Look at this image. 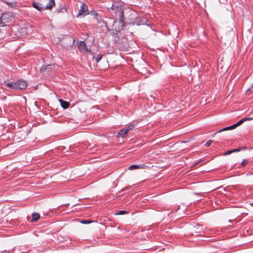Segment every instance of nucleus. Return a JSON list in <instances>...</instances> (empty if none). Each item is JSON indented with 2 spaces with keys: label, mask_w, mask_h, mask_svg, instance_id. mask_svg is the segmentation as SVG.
I'll return each mask as SVG.
<instances>
[{
  "label": "nucleus",
  "mask_w": 253,
  "mask_h": 253,
  "mask_svg": "<svg viewBox=\"0 0 253 253\" xmlns=\"http://www.w3.org/2000/svg\"><path fill=\"white\" fill-rule=\"evenodd\" d=\"M93 222V221L89 220H81L80 223H81L82 224H86L91 223Z\"/></svg>",
  "instance_id": "17"
},
{
  "label": "nucleus",
  "mask_w": 253,
  "mask_h": 253,
  "mask_svg": "<svg viewBox=\"0 0 253 253\" xmlns=\"http://www.w3.org/2000/svg\"><path fill=\"white\" fill-rule=\"evenodd\" d=\"M15 83L13 82H10V83H6L5 82H4L3 84L5 86L10 88V89H15V84H14Z\"/></svg>",
  "instance_id": "11"
},
{
  "label": "nucleus",
  "mask_w": 253,
  "mask_h": 253,
  "mask_svg": "<svg viewBox=\"0 0 253 253\" xmlns=\"http://www.w3.org/2000/svg\"><path fill=\"white\" fill-rule=\"evenodd\" d=\"M102 57V55L98 54L96 56H95V60H96V62L98 63L100 61Z\"/></svg>",
  "instance_id": "19"
},
{
  "label": "nucleus",
  "mask_w": 253,
  "mask_h": 253,
  "mask_svg": "<svg viewBox=\"0 0 253 253\" xmlns=\"http://www.w3.org/2000/svg\"><path fill=\"white\" fill-rule=\"evenodd\" d=\"M246 148H247L246 147H242L240 148H238L237 149H233L232 152H233H233H238L240 151L241 150H246Z\"/></svg>",
  "instance_id": "15"
},
{
  "label": "nucleus",
  "mask_w": 253,
  "mask_h": 253,
  "mask_svg": "<svg viewBox=\"0 0 253 253\" xmlns=\"http://www.w3.org/2000/svg\"><path fill=\"white\" fill-rule=\"evenodd\" d=\"M33 218L31 220V222H33L34 221H37L40 218V215L38 213H34L32 214Z\"/></svg>",
  "instance_id": "13"
},
{
  "label": "nucleus",
  "mask_w": 253,
  "mask_h": 253,
  "mask_svg": "<svg viewBox=\"0 0 253 253\" xmlns=\"http://www.w3.org/2000/svg\"><path fill=\"white\" fill-rule=\"evenodd\" d=\"M212 142V140H209L208 141H207V142L205 143V145L206 147H209V146H210L211 145V142Z\"/></svg>",
  "instance_id": "24"
},
{
  "label": "nucleus",
  "mask_w": 253,
  "mask_h": 253,
  "mask_svg": "<svg viewBox=\"0 0 253 253\" xmlns=\"http://www.w3.org/2000/svg\"><path fill=\"white\" fill-rule=\"evenodd\" d=\"M91 15H92V16H94V19L96 17H99V18H100V15L98 14V13L96 12V11H91V13H90Z\"/></svg>",
  "instance_id": "18"
},
{
  "label": "nucleus",
  "mask_w": 253,
  "mask_h": 253,
  "mask_svg": "<svg viewBox=\"0 0 253 253\" xmlns=\"http://www.w3.org/2000/svg\"><path fill=\"white\" fill-rule=\"evenodd\" d=\"M248 163L249 161L248 160L244 159L241 163V165L243 167H245L248 164Z\"/></svg>",
  "instance_id": "21"
},
{
  "label": "nucleus",
  "mask_w": 253,
  "mask_h": 253,
  "mask_svg": "<svg viewBox=\"0 0 253 253\" xmlns=\"http://www.w3.org/2000/svg\"><path fill=\"white\" fill-rule=\"evenodd\" d=\"M33 6L38 9L39 11H42L43 10H45L44 7L42 6V4L40 3L37 2H33L32 3Z\"/></svg>",
  "instance_id": "7"
},
{
  "label": "nucleus",
  "mask_w": 253,
  "mask_h": 253,
  "mask_svg": "<svg viewBox=\"0 0 253 253\" xmlns=\"http://www.w3.org/2000/svg\"><path fill=\"white\" fill-rule=\"evenodd\" d=\"M201 162H202L201 160H199L194 164V166H197Z\"/></svg>",
  "instance_id": "27"
},
{
  "label": "nucleus",
  "mask_w": 253,
  "mask_h": 253,
  "mask_svg": "<svg viewBox=\"0 0 253 253\" xmlns=\"http://www.w3.org/2000/svg\"><path fill=\"white\" fill-rule=\"evenodd\" d=\"M5 3L7 5H8L9 6L11 7H12V8H15L17 6V2L15 1H11V2H9V1H5Z\"/></svg>",
  "instance_id": "12"
},
{
  "label": "nucleus",
  "mask_w": 253,
  "mask_h": 253,
  "mask_svg": "<svg viewBox=\"0 0 253 253\" xmlns=\"http://www.w3.org/2000/svg\"><path fill=\"white\" fill-rule=\"evenodd\" d=\"M80 9L79 10L78 13L79 16H85L88 14V8L85 3H82L80 7Z\"/></svg>",
  "instance_id": "4"
},
{
  "label": "nucleus",
  "mask_w": 253,
  "mask_h": 253,
  "mask_svg": "<svg viewBox=\"0 0 253 253\" xmlns=\"http://www.w3.org/2000/svg\"><path fill=\"white\" fill-rule=\"evenodd\" d=\"M244 118L240 120L239 122H238L237 123L235 124V125L236 127L241 125L242 124H243L244 122Z\"/></svg>",
  "instance_id": "20"
},
{
  "label": "nucleus",
  "mask_w": 253,
  "mask_h": 253,
  "mask_svg": "<svg viewBox=\"0 0 253 253\" xmlns=\"http://www.w3.org/2000/svg\"><path fill=\"white\" fill-rule=\"evenodd\" d=\"M13 19V17L11 13H3L0 17V27L6 26L7 23L12 21Z\"/></svg>",
  "instance_id": "2"
},
{
  "label": "nucleus",
  "mask_w": 253,
  "mask_h": 253,
  "mask_svg": "<svg viewBox=\"0 0 253 253\" xmlns=\"http://www.w3.org/2000/svg\"><path fill=\"white\" fill-rule=\"evenodd\" d=\"M134 127V125L133 124H130L128 125L127 127H125L124 128L126 130H127V131L128 132L129 130L133 129Z\"/></svg>",
  "instance_id": "16"
},
{
  "label": "nucleus",
  "mask_w": 253,
  "mask_h": 253,
  "mask_svg": "<svg viewBox=\"0 0 253 253\" xmlns=\"http://www.w3.org/2000/svg\"><path fill=\"white\" fill-rule=\"evenodd\" d=\"M233 152H232V150H229V151H227V152H226L225 153H224V155H229L231 153H232Z\"/></svg>",
  "instance_id": "25"
},
{
  "label": "nucleus",
  "mask_w": 253,
  "mask_h": 253,
  "mask_svg": "<svg viewBox=\"0 0 253 253\" xmlns=\"http://www.w3.org/2000/svg\"><path fill=\"white\" fill-rule=\"evenodd\" d=\"M78 46L80 51H85L87 50V47L86 44L84 41H80L78 43Z\"/></svg>",
  "instance_id": "6"
},
{
  "label": "nucleus",
  "mask_w": 253,
  "mask_h": 253,
  "mask_svg": "<svg viewBox=\"0 0 253 253\" xmlns=\"http://www.w3.org/2000/svg\"><path fill=\"white\" fill-rule=\"evenodd\" d=\"M236 126L235 125V124L231 126H228V127H224L220 130H219L218 132H221L222 131H224V130H230V129H234L235 128H236Z\"/></svg>",
  "instance_id": "14"
},
{
  "label": "nucleus",
  "mask_w": 253,
  "mask_h": 253,
  "mask_svg": "<svg viewBox=\"0 0 253 253\" xmlns=\"http://www.w3.org/2000/svg\"><path fill=\"white\" fill-rule=\"evenodd\" d=\"M59 101L60 102L61 106L64 109H67L69 107L70 103L69 102L65 101L62 100V99H60Z\"/></svg>",
  "instance_id": "9"
},
{
  "label": "nucleus",
  "mask_w": 253,
  "mask_h": 253,
  "mask_svg": "<svg viewBox=\"0 0 253 253\" xmlns=\"http://www.w3.org/2000/svg\"><path fill=\"white\" fill-rule=\"evenodd\" d=\"M5 252H6V251H1V253H5Z\"/></svg>",
  "instance_id": "28"
},
{
  "label": "nucleus",
  "mask_w": 253,
  "mask_h": 253,
  "mask_svg": "<svg viewBox=\"0 0 253 253\" xmlns=\"http://www.w3.org/2000/svg\"><path fill=\"white\" fill-rule=\"evenodd\" d=\"M126 213V211H120L117 213H116V215H121L123 214Z\"/></svg>",
  "instance_id": "23"
},
{
  "label": "nucleus",
  "mask_w": 253,
  "mask_h": 253,
  "mask_svg": "<svg viewBox=\"0 0 253 253\" xmlns=\"http://www.w3.org/2000/svg\"><path fill=\"white\" fill-rule=\"evenodd\" d=\"M15 90H22L26 88L27 84L26 81L22 80H19L14 82Z\"/></svg>",
  "instance_id": "3"
},
{
  "label": "nucleus",
  "mask_w": 253,
  "mask_h": 253,
  "mask_svg": "<svg viewBox=\"0 0 253 253\" xmlns=\"http://www.w3.org/2000/svg\"><path fill=\"white\" fill-rule=\"evenodd\" d=\"M148 168L145 164L133 165L128 167V169L133 170L135 169H145Z\"/></svg>",
  "instance_id": "5"
},
{
  "label": "nucleus",
  "mask_w": 253,
  "mask_h": 253,
  "mask_svg": "<svg viewBox=\"0 0 253 253\" xmlns=\"http://www.w3.org/2000/svg\"><path fill=\"white\" fill-rule=\"evenodd\" d=\"M55 0H49L48 3L44 7L45 9H51L55 5Z\"/></svg>",
  "instance_id": "8"
},
{
  "label": "nucleus",
  "mask_w": 253,
  "mask_h": 253,
  "mask_svg": "<svg viewBox=\"0 0 253 253\" xmlns=\"http://www.w3.org/2000/svg\"><path fill=\"white\" fill-rule=\"evenodd\" d=\"M127 133L128 132L127 131V130H126L124 128L118 132V135H119V136H121L122 137H125L126 136Z\"/></svg>",
  "instance_id": "10"
},
{
  "label": "nucleus",
  "mask_w": 253,
  "mask_h": 253,
  "mask_svg": "<svg viewBox=\"0 0 253 253\" xmlns=\"http://www.w3.org/2000/svg\"><path fill=\"white\" fill-rule=\"evenodd\" d=\"M111 8L112 10L116 11V14H118L120 18V22H123L124 21L125 16L124 14V5L123 3L114 2L112 5Z\"/></svg>",
  "instance_id": "1"
},
{
  "label": "nucleus",
  "mask_w": 253,
  "mask_h": 253,
  "mask_svg": "<svg viewBox=\"0 0 253 253\" xmlns=\"http://www.w3.org/2000/svg\"><path fill=\"white\" fill-rule=\"evenodd\" d=\"M94 19L97 21L98 23L99 24L103 22L101 17L100 18H99V17H96L94 18Z\"/></svg>",
  "instance_id": "22"
},
{
  "label": "nucleus",
  "mask_w": 253,
  "mask_h": 253,
  "mask_svg": "<svg viewBox=\"0 0 253 253\" xmlns=\"http://www.w3.org/2000/svg\"><path fill=\"white\" fill-rule=\"evenodd\" d=\"M244 121L253 120V118H244Z\"/></svg>",
  "instance_id": "26"
}]
</instances>
